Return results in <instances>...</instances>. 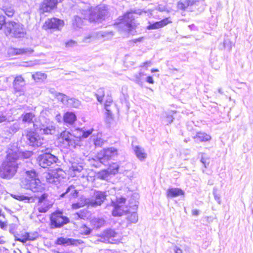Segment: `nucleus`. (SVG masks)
Masks as SVG:
<instances>
[{
    "mask_svg": "<svg viewBox=\"0 0 253 253\" xmlns=\"http://www.w3.org/2000/svg\"><path fill=\"white\" fill-rule=\"evenodd\" d=\"M175 253H182V251L177 247H175L174 248Z\"/></svg>",
    "mask_w": 253,
    "mask_h": 253,
    "instance_id": "nucleus-64",
    "label": "nucleus"
},
{
    "mask_svg": "<svg viewBox=\"0 0 253 253\" xmlns=\"http://www.w3.org/2000/svg\"><path fill=\"white\" fill-rule=\"evenodd\" d=\"M119 166L117 163H113L110 165L107 170L110 174H115L118 172Z\"/></svg>",
    "mask_w": 253,
    "mask_h": 253,
    "instance_id": "nucleus-39",
    "label": "nucleus"
},
{
    "mask_svg": "<svg viewBox=\"0 0 253 253\" xmlns=\"http://www.w3.org/2000/svg\"><path fill=\"white\" fill-rule=\"evenodd\" d=\"M177 6L179 9H185L189 6V4L188 3L187 0H185L183 2H179Z\"/></svg>",
    "mask_w": 253,
    "mask_h": 253,
    "instance_id": "nucleus-49",
    "label": "nucleus"
},
{
    "mask_svg": "<svg viewBox=\"0 0 253 253\" xmlns=\"http://www.w3.org/2000/svg\"><path fill=\"white\" fill-rule=\"evenodd\" d=\"M110 173L107 169L102 170L98 172L97 174L98 178L102 180H107L110 176Z\"/></svg>",
    "mask_w": 253,
    "mask_h": 253,
    "instance_id": "nucleus-36",
    "label": "nucleus"
},
{
    "mask_svg": "<svg viewBox=\"0 0 253 253\" xmlns=\"http://www.w3.org/2000/svg\"><path fill=\"white\" fill-rule=\"evenodd\" d=\"M89 12V20L90 21L97 22L104 19L108 15V7L106 5H100L91 9Z\"/></svg>",
    "mask_w": 253,
    "mask_h": 253,
    "instance_id": "nucleus-7",
    "label": "nucleus"
},
{
    "mask_svg": "<svg viewBox=\"0 0 253 253\" xmlns=\"http://www.w3.org/2000/svg\"><path fill=\"white\" fill-rule=\"evenodd\" d=\"M50 220L52 228L61 227L69 222L67 217L60 213L53 214L50 218Z\"/></svg>",
    "mask_w": 253,
    "mask_h": 253,
    "instance_id": "nucleus-14",
    "label": "nucleus"
},
{
    "mask_svg": "<svg viewBox=\"0 0 253 253\" xmlns=\"http://www.w3.org/2000/svg\"><path fill=\"white\" fill-rule=\"evenodd\" d=\"M19 236V234L15 235V240L22 243H25L28 241H33L36 239V238H30V234L29 233H25L22 234L20 237Z\"/></svg>",
    "mask_w": 253,
    "mask_h": 253,
    "instance_id": "nucleus-27",
    "label": "nucleus"
},
{
    "mask_svg": "<svg viewBox=\"0 0 253 253\" xmlns=\"http://www.w3.org/2000/svg\"><path fill=\"white\" fill-rule=\"evenodd\" d=\"M25 81L22 75H17L15 77L13 83V86L16 93L21 95L24 93V86Z\"/></svg>",
    "mask_w": 253,
    "mask_h": 253,
    "instance_id": "nucleus-16",
    "label": "nucleus"
},
{
    "mask_svg": "<svg viewBox=\"0 0 253 253\" xmlns=\"http://www.w3.org/2000/svg\"><path fill=\"white\" fill-rule=\"evenodd\" d=\"M90 223L94 228L98 229L105 224V220L102 217H95L91 220Z\"/></svg>",
    "mask_w": 253,
    "mask_h": 253,
    "instance_id": "nucleus-29",
    "label": "nucleus"
},
{
    "mask_svg": "<svg viewBox=\"0 0 253 253\" xmlns=\"http://www.w3.org/2000/svg\"><path fill=\"white\" fill-rule=\"evenodd\" d=\"M92 231V229L87 227L86 225H82L80 228V233L84 235H89Z\"/></svg>",
    "mask_w": 253,
    "mask_h": 253,
    "instance_id": "nucleus-41",
    "label": "nucleus"
},
{
    "mask_svg": "<svg viewBox=\"0 0 253 253\" xmlns=\"http://www.w3.org/2000/svg\"><path fill=\"white\" fill-rule=\"evenodd\" d=\"M112 32L107 31H99L97 32H93L91 34L84 37L83 40L84 42H90L94 40H101L105 38V39H109L113 36Z\"/></svg>",
    "mask_w": 253,
    "mask_h": 253,
    "instance_id": "nucleus-12",
    "label": "nucleus"
},
{
    "mask_svg": "<svg viewBox=\"0 0 253 253\" xmlns=\"http://www.w3.org/2000/svg\"><path fill=\"white\" fill-rule=\"evenodd\" d=\"M170 22V21L169 20L168 18L164 19L160 21L157 22L153 24L149 25V29H158L166 25Z\"/></svg>",
    "mask_w": 253,
    "mask_h": 253,
    "instance_id": "nucleus-31",
    "label": "nucleus"
},
{
    "mask_svg": "<svg viewBox=\"0 0 253 253\" xmlns=\"http://www.w3.org/2000/svg\"><path fill=\"white\" fill-rule=\"evenodd\" d=\"M5 33L15 38L24 37L25 32L22 24L19 22L8 21L5 23Z\"/></svg>",
    "mask_w": 253,
    "mask_h": 253,
    "instance_id": "nucleus-5",
    "label": "nucleus"
},
{
    "mask_svg": "<svg viewBox=\"0 0 253 253\" xmlns=\"http://www.w3.org/2000/svg\"><path fill=\"white\" fill-rule=\"evenodd\" d=\"M6 120V116L0 110V123L5 121Z\"/></svg>",
    "mask_w": 253,
    "mask_h": 253,
    "instance_id": "nucleus-59",
    "label": "nucleus"
},
{
    "mask_svg": "<svg viewBox=\"0 0 253 253\" xmlns=\"http://www.w3.org/2000/svg\"><path fill=\"white\" fill-rule=\"evenodd\" d=\"M194 138L197 141H207L211 139V137L210 135L207 134V133L199 132L196 134V136L194 137Z\"/></svg>",
    "mask_w": 253,
    "mask_h": 253,
    "instance_id": "nucleus-33",
    "label": "nucleus"
},
{
    "mask_svg": "<svg viewBox=\"0 0 253 253\" xmlns=\"http://www.w3.org/2000/svg\"><path fill=\"white\" fill-rule=\"evenodd\" d=\"M101 134L98 133L96 136L94 135L91 136L94 144L96 146H101L103 144V140L101 138Z\"/></svg>",
    "mask_w": 253,
    "mask_h": 253,
    "instance_id": "nucleus-38",
    "label": "nucleus"
},
{
    "mask_svg": "<svg viewBox=\"0 0 253 253\" xmlns=\"http://www.w3.org/2000/svg\"><path fill=\"white\" fill-rule=\"evenodd\" d=\"M105 95L104 89L103 88H99L95 93V96L98 102H102L103 98Z\"/></svg>",
    "mask_w": 253,
    "mask_h": 253,
    "instance_id": "nucleus-42",
    "label": "nucleus"
},
{
    "mask_svg": "<svg viewBox=\"0 0 253 253\" xmlns=\"http://www.w3.org/2000/svg\"><path fill=\"white\" fill-rule=\"evenodd\" d=\"M71 175L74 177L77 176L79 178H87V173L86 169H84L83 166L76 163H72L71 167L70 168Z\"/></svg>",
    "mask_w": 253,
    "mask_h": 253,
    "instance_id": "nucleus-13",
    "label": "nucleus"
},
{
    "mask_svg": "<svg viewBox=\"0 0 253 253\" xmlns=\"http://www.w3.org/2000/svg\"><path fill=\"white\" fill-rule=\"evenodd\" d=\"M58 139L61 145L65 148L72 149L80 146V137L77 136L76 131L72 134L68 131H63Z\"/></svg>",
    "mask_w": 253,
    "mask_h": 253,
    "instance_id": "nucleus-4",
    "label": "nucleus"
},
{
    "mask_svg": "<svg viewBox=\"0 0 253 253\" xmlns=\"http://www.w3.org/2000/svg\"><path fill=\"white\" fill-rule=\"evenodd\" d=\"M107 196L106 191H95L93 199H91L89 203L93 207L100 206L106 199Z\"/></svg>",
    "mask_w": 253,
    "mask_h": 253,
    "instance_id": "nucleus-15",
    "label": "nucleus"
},
{
    "mask_svg": "<svg viewBox=\"0 0 253 253\" xmlns=\"http://www.w3.org/2000/svg\"><path fill=\"white\" fill-rule=\"evenodd\" d=\"M166 117L167 119L166 122L167 124H170L172 122L173 118L172 115L166 114Z\"/></svg>",
    "mask_w": 253,
    "mask_h": 253,
    "instance_id": "nucleus-53",
    "label": "nucleus"
},
{
    "mask_svg": "<svg viewBox=\"0 0 253 253\" xmlns=\"http://www.w3.org/2000/svg\"><path fill=\"white\" fill-rule=\"evenodd\" d=\"M134 82L140 86L143 85V78L142 76H139L138 74H136L134 76Z\"/></svg>",
    "mask_w": 253,
    "mask_h": 253,
    "instance_id": "nucleus-46",
    "label": "nucleus"
},
{
    "mask_svg": "<svg viewBox=\"0 0 253 253\" xmlns=\"http://www.w3.org/2000/svg\"><path fill=\"white\" fill-rule=\"evenodd\" d=\"M93 129H89L86 131L84 130L83 129H78L76 130L77 136L80 137V142L81 138H86L89 136L93 132Z\"/></svg>",
    "mask_w": 253,
    "mask_h": 253,
    "instance_id": "nucleus-30",
    "label": "nucleus"
},
{
    "mask_svg": "<svg viewBox=\"0 0 253 253\" xmlns=\"http://www.w3.org/2000/svg\"><path fill=\"white\" fill-rule=\"evenodd\" d=\"M35 130L29 131L26 135V142L30 146L38 147L43 143L44 139L37 132L41 134L52 135L56 131V127L52 122L36 123L34 124Z\"/></svg>",
    "mask_w": 253,
    "mask_h": 253,
    "instance_id": "nucleus-1",
    "label": "nucleus"
},
{
    "mask_svg": "<svg viewBox=\"0 0 253 253\" xmlns=\"http://www.w3.org/2000/svg\"><path fill=\"white\" fill-rule=\"evenodd\" d=\"M17 226L15 224H11L9 225V232L13 234L15 237V235H17L18 234L16 233V230L17 229Z\"/></svg>",
    "mask_w": 253,
    "mask_h": 253,
    "instance_id": "nucleus-48",
    "label": "nucleus"
},
{
    "mask_svg": "<svg viewBox=\"0 0 253 253\" xmlns=\"http://www.w3.org/2000/svg\"><path fill=\"white\" fill-rule=\"evenodd\" d=\"M32 78L36 81H43L46 78V75L41 72H37L32 75Z\"/></svg>",
    "mask_w": 253,
    "mask_h": 253,
    "instance_id": "nucleus-40",
    "label": "nucleus"
},
{
    "mask_svg": "<svg viewBox=\"0 0 253 253\" xmlns=\"http://www.w3.org/2000/svg\"><path fill=\"white\" fill-rule=\"evenodd\" d=\"M57 3V0H44L40 6V10L42 12H49L56 7Z\"/></svg>",
    "mask_w": 253,
    "mask_h": 253,
    "instance_id": "nucleus-20",
    "label": "nucleus"
},
{
    "mask_svg": "<svg viewBox=\"0 0 253 253\" xmlns=\"http://www.w3.org/2000/svg\"><path fill=\"white\" fill-rule=\"evenodd\" d=\"M232 42L229 39H225L223 42V45L225 48L228 51L231 50L232 48Z\"/></svg>",
    "mask_w": 253,
    "mask_h": 253,
    "instance_id": "nucleus-47",
    "label": "nucleus"
},
{
    "mask_svg": "<svg viewBox=\"0 0 253 253\" xmlns=\"http://www.w3.org/2000/svg\"><path fill=\"white\" fill-rule=\"evenodd\" d=\"M126 214L127 215L126 218L129 224L135 223L137 222L138 215L136 211H130L128 209V211Z\"/></svg>",
    "mask_w": 253,
    "mask_h": 253,
    "instance_id": "nucleus-28",
    "label": "nucleus"
},
{
    "mask_svg": "<svg viewBox=\"0 0 253 253\" xmlns=\"http://www.w3.org/2000/svg\"><path fill=\"white\" fill-rule=\"evenodd\" d=\"M59 174L57 172H52L47 173L46 175V180L48 183L57 185L59 183Z\"/></svg>",
    "mask_w": 253,
    "mask_h": 253,
    "instance_id": "nucleus-25",
    "label": "nucleus"
},
{
    "mask_svg": "<svg viewBox=\"0 0 253 253\" xmlns=\"http://www.w3.org/2000/svg\"><path fill=\"white\" fill-rule=\"evenodd\" d=\"M112 99L111 97H109L107 99V100L105 101V103L104 104V108H110V105L112 104Z\"/></svg>",
    "mask_w": 253,
    "mask_h": 253,
    "instance_id": "nucleus-51",
    "label": "nucleus"
},
{
    "mask_svg": "<svg viewBox=\"0 0 253 253\" xmlns=\"http://www.w3.org/2000/svg\"><path fill=\"white\" fill-rule=\"evenodd\" d=\"M133 147V150L137 158L141 161H143L147 157V153L144 149L139 146H135Z\"/></svg>",
    "mask_w": 253,
    "mask_h": 253,
    "instance_id": "nucleus-22",
    "label": "nucleus"
},
{
    "mask_svg": "<svg viewBox=\"0 0 253 253\" xmlns=\"http://www.w3.org/2000/svg\"><path fill=\"white\" fill-rule=\"evenodd\" d=\"M118 20L120 21L119 27L122 28L125 31L130 33L135 27V22L132 11L127 12L123 16H120Z\"/></svg>",
    "mask_w": 253,
    "mask_h": 253,
    "instance_id": "nucleus-6",
    "label": "nucleus"
},
{
    "mask_svg": "<svg viewBox=\"0 0 253 253\" xmlns=\"http://www.w3.org/2000/svg\"><path fill=\"white\" fill-rule=\"evenodd\" d=\"M33 153L31 151H27L25 152H23L22 154V157H23L25 159L29 158L32 156Z\"/></svg>",
    "mask_w": 253,
    "mask_h": 253,
    "instance_id": "nucleus-55",
    "label": "nucleus"
},
{
    "mask_svg": "<svg viewBox=\"0 0 253 253\" xmlns=\"http://www.w3.org/2000/svg\"><path fill=\"white\" fill-rule=\"evenodd\" d=\"M34 50L30 47L14 48L9 47L7 49V54L9 56L18 55L29 54L33 53Z\"/></svg>",
    "mask_w": 253,
    "mask_h": 253,
    "instance_id": "nucleus-18",
    "label": "nucleus"
},
{
    "mask_svg": "<svg viewBox=\"0 0 253 253\" xmlns=\"http://www.w3.org/2000/svg\"><path fill=\"white\" fill-rule=\"evenodd\" d=\"M213 195H214V199L215 200L219 203L220 204V197L219 195H218L217 194H216L215 193V192H213Z\"/></svg>",
    "mask_w": 253,
    "mask_h": 253,
    "instance_id": "nucleus-61",
    "label": "nucleus"
},
{
    "mask_svg": "<svg viewBox=\"0 0 253 253\" xmlns=\"http://www.w3.org/2000/svg\"><path fill=\"white\" fill-rule=\"evenodd\" d=\"M201 162L203 163L205 168L207 167L210 163L209 158L205 157L204 153L202 154V157L201 159Z\"/></svg>",
    "mask_w": 253,
    "mask_h": 253,
    "instance_id": "nucleus-45",
    "label": "nucleus"
},
{
    "mask_svg": "<svg viewBox=\"0 0 253 253\" xmlns=\"http://www.w3.org/2000/svg\"><path fill=\"white\" fill-rule=\"evenodd\" d=\"M77 120L75 114L72 112H67L63 116L64 122L68 125H72Z\"/></svg>",
    "mask_w": 253,
    "mask_h": 253,
    "instance_id": "nucleus-23",
    "label": "nucleus"
},
{
    "mask_svg": "<svg viewBox=\"0 0 253 253\" xmlns=\"http://www.w3.org/2000/svg\"><path fill=\"white\" fill-rule=\"evenodd\" d=\"M20 127V123L16 122L13 124L9 127V132L11 133H14L18 131Z\"/></svg>",
    "mask_w": 253,
    "mask_h": 253,
    "instance_id": "nucleus-43",
    "label": "nucleus"
},
{
    "mask_svg": "<svg viewBox=\"0 0 253 253\" xmlns=\"http://www.w3.org/2000/svg\"><path fill=\"white\" fill-rule=\"evenodd\" d=\"M118 155V150L115 147H111L106 149H104L103 151H101L98 155L101 163L106 165L107 162L111 159L116 157Z\"/></svg>",
    "mask_w": 253,
    "mask_h": 253,
    "instance_id": "nucleus-10",
    "label": "nucleus"
},
{
    "mask_svg": "<svg viewBox=\"0 0 253 253\" xmlns=\"http://www.w3.org/2000/svg\"><path fill=\"white\" fill-rule=\"evenodd\" d=\"M35 114L33 113H26L23 114L21 118L24 123H31L33 122V119L35 117Z\"/></svg>",
    "mask_w": 253,
    "mask_h": 253,
    "instance_id": "nucleus-32",
    "label": "nucleus"
},
{
    "mask_svg": "<svg viewBox=\"0 0 253 253\" xmlns=\"http://www.w3.org/2000/svg\"><path fill=\"white\" fill-rule=\"evenodd\" d=\"M81 105V102L75 98H69L67 106L74 108H79Z\"/></svg>",
    "mask_w": 253,
    "mask_h": 253,
    "instance_id": "nucleus-37",
    "label": "nucleus"
},
{
    "mask_svg": "<svg viewBox=\"0 0 253 253\" xmlns=\"http://www.w3.org/2000/svg\"><path fill=\"white\" fill-rule=\"evenodd\" d=\"M21 186L26 189H30L34 193L42 192L44 190L43 185L38 177L35 170H27L25 172V177L22 179Z\"/></svg>",
    "mask_w": 253,
    "mask_h": 253,
    "instance_id": "nucleus-3",
    "label": "nucleus"
},
{
    "mask_svg": "<svg viewBox=\"0 0 253 253\" xmlns=\"http://www.w3.org/2000/svg\"><path fill=\"white\" fill-rule=\"evenodd\" d=\"M46 151L44 154L39 156L37 159L39 165L43 168H47L58 161L57 157L51 154L48 149Z\"/></svg>",
    "mask_w": 253,
    "mask_h": 253,
    "instance_id": "nucleus-8",
    "label": "nucleus"
},
{
    "mask_svg": "<svg viewBox=\"0 0 253 253\" xmlns=\"http://www.w3.org/2000/svg\"><path fill=\"white\" fill-rule=\"evenodd\" d=\"M77 195L78 192L76 190L75 186L73 185H71L67 188L65 192L63 193L60 195V197L61 198H63L65 196H67L69 198L71 197H76L77 196Z\"/></svg>",
    "mask_w": 253,
    "mask_h": 253,
    "instance_id": "nucleus-26",
    "label": "nucleus"
},
{
    "mask_svg": "<svg viewBox=\"0 0 253 253\" xmlns=\"http://www.w3.org/2000/svg\"><path fill=\"white\" fill-rule=\"evenodd\" d=\"M55 243L59 245L77 246L83 243V242L81 240L60 237L56 240Z\"/></svg>",
    "mask_w": 253,
    "mask_h": 253,
    "instance_id": "nucleus-19",
    "label": "nucleus"
},
{
    "mask_svg": "<svg viewBox=\"0 0 253 253\" xmlns=\"http://www.w3.org/2000/svg\"><path fill=\"white\" fill-rule=\"evenodd\" d=\"M85 204L83 203H76L72 204V207L73 209H78L83 207Z\"/></svg>",
    "mask_w": 253,
    "mask_h": 253,
    "instance_id": "nucleus-54",
    "label": "nucleus"
},
{
    "mask_svg": "<svg viewBox=\"0 0 253 253\" xmlns=\"http://www.w3.org/2000/svg\"><path fill=\"white\" fill-rule=\"evenodd\" d=\"M168 198H174L180 195H183L184 192L181 189L177 188H170L167 192Z\"/></svg>",
    "mask_w": 253,
    "mask_h": 253,
    "instance_id": "nucleus-24",
    "label": "nucleus"
},
{
    "mask_svg": "<svg viewBox=\"0 0 253 253\" xmlns=\"http://www.w3.org/2000/svg\"><path fill=\"white\" fill-rule=\"evenodd\" d=\"M19 153L9 150L7 151L6 158L0 166V177L3 179H10L17 172Z\"/></svg>",
    "mask_w": 253,
    "mask_h": 253,
    "instance_id": "nucleus-2",
    "label": "nucleus"
},
{
    "mask_svg": "<svg viewBox=\"0 0 253 253\" xmlns=\"http://www.w3.org/2000/svg\"><path fill=\"white\" fill-rule=\"evenodd\" d=\"M64 25V22L59 19L56 18H52L48 19L45 22L43 25V28L45 29H57L59 30L60 28L63 27Z\"/></svg>",
    "mask_w": 253,
    "mask_h": 253,
    "instance_id": "nucleus-17",
    "label": "nucleus"
},
{
    "mask_svg": "<svg viewBox=\"0 0 253 253\" xmlns=\"http://www.w3.org/2000/svg\"><path fill=\"white\" fill-rule=\"evenodd\" d=\"M55 97L64 105H67L69 97L65 94L57 92H55Z\"/></svg>",
    "mask_w": 253,
    "mask_h": 253,
    "instance_id": "nucleus-34",
    "label": "nucleus"
},
{
    "mask_svg": "<svg viewBox=\"0 0 253 253\" xmlns=\"http://www.w3.org/2000/svg\"><path fill=\"white\" fill-rule=\"evenodd\" d=\"M74 218L76 219L80 218L84 220L87 218L88 216V212L86 210H81L79 212L76 213L74 214Z\"/></svg>",
    "mask_w": 253,
    "mask_h": 253,
    "instance_id": "nucleus-35",
    "label": "nucleus"
},
{
    "mask_svg": "<svg viewBox=\"0 0 253 253\" xmlns=\"http://www.w3.org/2000/svg\"><path fill=\"white\" fill-rule=\"evenodd\" d=\"M4 12L8 17L12 16L14 12L13 9L11 7L5 8L4 9Z\"/></svg>",
    "mask_w": 253,
    "mask_h": 253,
    "instance_id": "nucleus-50",
    "label": "nucleus"
},
{
    "mask_svg": "<svg viewBox=\"0 0 253 253\" xmlns=\"http://www.w3.org/2000/svg\"><path fill=\"white\" fill-rule=\"evenodd\" d=\"M105 109L106 110V117L107 118V119H112V112L111 111L110 108H105Z\"/></svg>",
    "mask_w": 253,
    "mask_h": 253,
    "instance_id": "nucleus-56",
    "label": "nucleus"
},
{
    "mask_svg": "<svg viewBox=\"0 0 253 253\" xmlns=\"http://www.w3.org/2000/svg\"><path fill=\"white\" fill-rule=\"evenodd\" d=\"M146 81L149 83V84H154V80H153V79L152 77L151 76H148L146 78Z\"/></svg>",
    "mask_w": 253,
    "mask_h": 253,
    "instance_id": "nucleus-60",
    "label": "nucleus"
},
{
    "mask_svg": "<svg viewBox=\"0 0 253 253\" xmlns=\"http://www.w3.org/2000/svg\"><path fill=\"white\" fill-rule=\"evenodd\" d=\"M188 3L189 5H192L196 3L198 1V0H187Z\"/></svg>",
    "mask_w": 253,
    "mask_h": 253,
    "instance_id": "nucleus-63",
    "label": "nucleus"
},
{
    "mask_svg": "<svg viewBox=\"0 0 253 253\" xmlns=\"http://www.w3.org/2000/svg\"><path fill=\"white\" fill-rule=\"evenodd\" d=\"M48 194L44 193L38 198V210L40 212H46L51 208L53 202L47 199Z\"/></svg>",
    "mask_w": 253,
    "mask_h": 253,
    "instance_id": "nucleus-11",
    "label": "nucleus"
},
{
    "mask_svg": "<svg viewBox=\"0 0 253 253\" xmlns=\"http://www.w3.org/2000/svg\"><path fill=\"white\" fill-rule=\"evenodd\" d=\"M6 22L5 21V18L4 16L0 15V29L2 28L4 24H5Z\"/></svg>",
    "mask_w": 253,
    "mask_h": 253,
    "instance_id": "nucleus-58",
    "label": "nucleus"
},
{
    "mask_svg": "<svg viewBox=\"0 0 253 253\" xmlns=\"http://www.w3.org/2000/svg\"><path fill=\"white\" fill-rule=\"evenodd\" d=\"M77 44V42L73 40H70V41H68L66 43V47H71L74 45H76Z\"/></svg>",
    "mask_w": 253,
    "mask_h": 253,
    "instance_id": "nucleus-57",
    "label": "nucleus"
},
{
    "mask_svg": "<svg viewBox=\"0 0 253 253\" xmlns=\"http://www.w3.org/2000/svg\"><path fill=\"white\" fill-rule=\"evenodd\" d=\"M151 64L152 63H151V61H146V62L143 63V65H142L141 66L143 67H148L150 66Z\"/></svg>",
    "mask_w": 253,
    "mask_h": 253,
    "instance_id": "nucleus-62",
    "label": "nucleus"
},
{
    "mask_svg": "<svg viewBox=\"0 0 253 253\" xmlns=\"http://www.w3.org/2000/svg\"><path fill=\"white\" fill-rule=\"evenodd\" d=\"M12 196L15 198V199L22 201L25 199H28V197L23 195H12Z\"/></svg>",
    "mask_w": 253,
    "mask_h": 253,
    "instance_id": "nucleus-52",
    "label": "nucleus"
},
{
    "mask_svg": "<svg viewBox=\"0 0 253 253\" xmlns=\"http://www.w3.org/2000/svg\"><path fill=\"white\" fill-rule=\"evenodd\" d=\"M126 199L125 198L121 197L117 199L116 203H113V209L112 214L113 216H121L123 214H126L128 211V208L124 204Z\"/></svg>",
    "mask_w": 253,
    "mask_h": 253,
    "instance_id": "nucleus-9",
    "label": "nucleus"
},
{
    "mask_svg": "<svg viewBox=\"0 0 253 253\" xmlns=\"http://www.w3.org/2000/svg\"><path fill=\"white\" fill-rule=\"evenodd\" d=\"M83 20L78 16H75L74 17L73 24L76 27H80L82 25Z\"/></svg>",
    "mask_w": 253,
    "mask_h": 253,
    "instance_id": "nucleus-44",
    "label": "nucleus"
},
{
    "mask_svg": "<svg viewBox=\"0 0 253 253\" xmlns=\"http://www.w3.org/2000/svg\"><path fill=\"white\" fill-rule=\"evenodd\" d=\"M102 235L104 240L109 243H113L118 240V239H116L118 237V234L114 230L111 229L105 230Z\"/></svg>",
    "mask_w": 253,
    "mask_h": 253,
    "instance_id": "nucleus-21",
    "label": "nucleus"
}]
</instances>
